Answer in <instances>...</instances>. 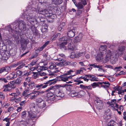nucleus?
I'll return each mask as SVG.
<instances>
[{"mask_svg": "<svg viewBox=\"0 0 126 126\" xmlns=\"http://www.w3.org/2000/svg\"><path fill=\"white\" fill-rule=\"evenodd\" d=\"M117 53H112L109 50H108L105 57L103 58V54L102 52L98 54L96 58L97 61L100 62L101 60L104 63L108 62L110 60V62L112 64H115L118 60L116 57Z\"/></svg>", "mask_w": 126, "mask_h": 126, "instance_id": "f257e3e1", "label": "nucleus"}, {"mask_svg": "<svg viewBox=\"0 0 126 126\" xmlns=\"http://www.w3.org/2000/svg\"><path fill=\"white\" fill-rule=\"evenodd\" d=\"M56 81L54 79L49 80L47 81L46 83H44L42 84H39L36 85V88L38 90H41L42 89L46 88L48 86H50L52 84L55 83Z\"/></svg>", "mask_w": 126, "mask_h": 126, "instance_id": "f03ea898", "label": "nucleus"}, {"mask_svg": "<svg viewBox=\"0 0 126 126\" xmlns=\"http://www.w3.org/2000/svg\"><path fill=\"white\" fill-rule=\"evenodd\" d=\"M68 31L67 33L68 36L70 38L74 37L75 35L76 31V28L73 27H71L70 28H68Z\"/></svg>", "mask_w": 126, "mask_h": 126, "instance_id": "7ed1b4c3", "label": "nucleus"}, {"mask_svg": "<svg viewBox=\"0 0 126 126\" xmlns=\"http://www.w3.org/2000/svg\"><path fill=\"white\" fill-rule=\"evenodd\" d=\"M95 106L96 108L98 110L101 109L103 106L102 101L99 100L97 99L95 101Z\"/></svg>", "mask_w": 126, "mask_h": 126, "instance_id": "20e7f679", "label": "nucleus"}, {"mask_svg": "<svg viewBox=\"0 0 126 126\" xmlns=\"http://www.w3.org/2000/svg\"><path fill=\"white\" fill-rule=\"evenodd\" d=\"M83 34L80 33L77 36L75 37L74 39L73 42L74 43H76L80 42L83 39Z\"/></svg>", "mask_w": 126, "mask_h": 126, "instance_id": "39448f33", "label": "nucleus"}, {"mask_svg": "<svg viewBox=\"0 0 126 126\" xmlns=\"http://www.w3.org/2000/svg\"><path fill=\"white\" fill-rule=\"evenodd\" d=\"M88 66H93L94 68H99L98 71H103V72H105V70L102 68L103 66L99 65H97L96 63H94L93 64H89L88 65Z\"/></svg>", "mask_w": 126, "mask_h": 126, "instance_id": "423d86ee", "label": "nucleus"}, {"mask_svg": "<svg viewBox=\"0 0 126 126\" xmlns=\"http://www.w3.org/2000/svg\"><path fill=\"white\" fill-rule=\"evenodd\" d=\"M22 79L21 78H17L16 80L11 82L12 84L14 85V88H15L17 85H19L21 83Z\"/></svg>", "mask_w": 126, "mask_h": 126, "instance_id": "0eeeda50", "label": "nucleus"}, {"mask_svg": "<svg viewBox=\"0 0 126 126\" xmlns=\"http://www.w3.org/2000/svg\"><path fill=\"white\" fill-rule=\"evenodd\" d=\"M47 17V20L50 23L52 22L54 20V19L56 18L57 16L55 14H52L50 13V15H48Z\"/></svg>", "mask_w": 126, "mask_h": 126, "instance_id": "6e6552de", "label": "nucleus"}, {"mask_svg": "<svg viewBox=\"0 0 126 126\" xmlns=\"http://www.w3.org/2000/svg\"><path fill=\"white\" fill-rule=\"evenodd\" d=\"M14 85L12 84L11 82H9L7 85H5L3 86L4 89L3 90L4 92H7L9 91L10 89V88L14 89Z\"/></svg>", "mask_w": 126, "mask_h": 126, "instance_id": "1a4fd4ad", "label": "nucleus"}, {"mask_svg": "<svg viewBox=\"0 0 126 126\" xmlns=\"http://www.w3.org/2000/svg\"><path fill=\"white\" fill-rule=\"evenodd\" d=\"M125 47L124 46H121L120 47L118 48L119 51L117 53L112 52V53H117L116 55V57H117V55L118 54L119 56H121L123 54V52L125 50Z\"/></svg>", "mask_w": 126, "mask_h": 126, "instance_id": "9d476101", "label": "nucleus"}, {"mask_svg": "<svg viewBox=\"0 0 126 126\" xmlns=\"http://www.w3.org/2000/svg\"><path fill=\"white\" fill-rule=\"evenodd\" d=\"M28 116L31 119H30V121H32V120L37 118V115L36 113H33L32 111H28Z\"/></svg>", "mask_w": 126, "mask_h": 126, "instance_id": "9b49d317", "label": "nucleus"}, {"mask_svg": "<svg viewBox=\"0 0 126 126\" xmlns=\"http://www.w3.org/2000/svg\"><path fill=\"white\" fill-rule=\"evenodd\" d=\"M25 64L23 63L22 62L19 61L17 62L14 66L15 67H16L18 65H19L16 69V70H17V69H20L22 68L24 66L27 67V66H25Z\"/></svg>", "mask_w": 126, "mask_h": 126, "instance_id": "f8f14e48", "label": "nucleus"}, {"mask_svg": "<svg viewBox=\"0 0 126 126\" xmlns=\"http://www.w3.org/2000/svg\"><path fill=\"white\" fill-rule=\"evenodd\" d=\"M38 13L45 16L46 17L48 16V15H50V13L46 9L39 10H38Z\"/></svg>", "mask_w": 126, "mask_h": 126, "instance_id": "ddd939ff", "label": "nucleus"}, {"mask_svg": "<svg viewBox=\"0 0 126 126\" xmlns=\"http://www.w3.org/2000/svg\"><path fill=\"white\" fill-rule=\"evenodd\" d=\"M65 74L61 75L59 78L61 79L60 80L63 81H65L68 80L69 79H71L72 76H67Z\"/></svg>", "mask_w": 126, "mask_h": 126, "instance_id": "4468645a", "label": "nucleus"}, {"mask_svg": "<svg viewBox=\"0 0 126 126\" xmlns=\"http://www.w3.org/2000/svg\"><path fill=\"white\" fill-rule=\"evenodd\" d=\"M18 24V27L19 29L23 31L25 30L26 25L23 21H20Z\"/></svg>", "mask_w": 126, "mask_h": 126, "instance_id": "2eb2a0df", "label": "nucleus"}, {"mask_svg": "<svg viewBox=\"0 0 126 126\" xmlns=\"http://www.w3.org/2000/svg\"><path fill=\"white\" fill-rule=\"evenodd\" d=\"M56 95L58 97H62L64 95V94L62 91L59 90H56L55 92Z\"/></svg>", "mask_w": 126, "mask_h": 126, "instance_id": "dca6fc26", "label": "nucleus"}, {"mask_svg": "<svg viewBox=\"0 0 126 126\" xmlns=\"http://www.w3.org/2000/svg\"><path fill=\"white\" fill-rule=\"evenodd\" d=\"M17 77V75L15 74L14 72H13L11 73L7 76L6 78L8 80H12Z\"/></svg>", "mask_w": 126, "mask_h": 126, "instance_id": "f3484780", "label": "nucleus"}, {"mask_svg": "<svg viewBox=\"0 0 126 126\" xmlns=\"http://www.w3.org/2000/svg\"><path fill=\"white\" fill-rule=\"evenodd\" d=\"M47 97L49 98L51 100H53L55 99V96L54 93L51 91L49 92L47 94Z\"/></svg>", "mask_w": 126, "mask_h": 126, "instance_id": "a211bd4d", "label": "nucleus"}, {"mask_svg": "<svg viewBox=\"0 0 126 126\" xmlns=\"http://www.w3.org/2000/svg\"><path fill=\"white\" fill-rule=\"evenodd\" d=\"M27 18L28 21L31 23L32 24L35 21H37V20L33 17H32L30 15H27Z\"/></svg>", "mask_w": 126, "mask_h": 126, "instance_id": "6ab92c4d", "label": "nucleus"}, {"mask_svg": "<svg viewBox=\"0 0 126 126\" xmlns=\"http://www.w3.org/2000/svg\"><path fill=\"white\" fill-rule=\"evenodd\" d=\"M113 88L114 90H116L118 91V93L119 94H123V90H121L122 89L121 87L117 86L116 87H113Z\"/></svg>", "mask_w": 126, "mask_h": 126, "instance_id": "aec40b11", "label": "nucleus"}, {"mask_svg": "<svg viewBox=\"0 0 126 126\" xmlns=\"http://www.w3.org/2000/svg\"><path fill=\"white\" fill-rule=\"evenodd\" d=\"M67 42H64L59 44V47L60 49L62 50H65L66 49V47L65 46L67 43Z\"/></svg>", "mask_w": 126, "mask_h": 126, "instance_id": "412c9836", "label": "nucleus"}, {"mask_svg": "<svg viewBox=\"0 0 126 126\" xmlns=\"http://www.w3.org/2000/svg\"><path fill=\"white\" fill-rule=\"evenodd\" d=\"M10 70V67L8 66L3 67L0 68V73L6 72H7L9 71Z\"/></svg>", "mask_w": 126, "mask_h": 126, "instance_id": "4be33fe9", "label": "nucleus"}, {"mask_svg": "<svg viewBox=\"0 0 126 126\" xmlns=\"http://www.w3.org/2000/svg\"><path fill=\"white\" fill-rule=\"evenodd\" d=\"M84 92L83 91H80L79 93L77 92L74 91H72L71 93V95L72 97H74L78 95L79 94H80L81 93H84Z\"/></svg>", "mask_w": 126, "mask_h": 126, "instance_id": "5701e85b", "label": "nucleus"}, {"mask_svg": "<svg viewBox=\"0 0 126 126\" xmlns=\"http://www.w3.org/2000/svg\"><path fill=\"white\" fill-rule=\"evenodd\" d=\"M37 70L38 72H40L44 70H46L48 69V67L46 66H38L37 67Z\"/></svg>", "mask_w": 126, "mask_h": 126, "instance_id": "b1692460", "label": "nucleus"}, {"mask_svg": "<svg viewBox=\"0 0 126 126\" xmlns=\"http://www.w3.org/2000/svg\"><path fill=\"white\" fill-rule=\"evenodd\" d=\"M63 2V0H52V3L55 5H60Z\"/></svg>", "mask_w": 126, "mask_h": 126, "instance_id": "393cba45", "label": "nucleus"}, {"mask_svg": "<svg viewBox=\"0 0 126 126\" xmlns=\"http://www.w3.org/2000/svg\"><path fill=\"white\" fill-rule=\"evenodd\" d=\"M29 122H27L24 120H21V121H19L18 126H26L27 124H29Z\"/></svg>", "mask_w": 126, "mask_h": 126, "instance_id": "a878e982", "label": "nucleus"}, {"mask_svg": "<svg viewBox=\"0 0 126 126\" xmlns=\"http://www.w3.org/2000/svg\"><path fill=\"white\" fill-rule=\"evenodd\" d=\"M101 82V86L105 88H108L110 85L109 82L107 81Z\"/></svg>", "mask_w": 126, "mask_h": 126, "instance_id": "bb28decb", "label": "nucleus"}, {"mask_svg": "<svg viewBox=\"0 0 126 126\" xmlns=\"http://www.w3.org/2000/svg\"><path fill=\"white\" fill-rule=\"evenodd\" d=\"M72 40L71 39H69V41L68 42V43H69V44L68 45V48L70 49L73 50L74 49V48L73 46L72 45Z\"/></svg>", "mask_w": 126, "mask_h": 126, "instance_id": "cd10ccee", "label": "nucleus"}, {"mask_svg": "<svg viewBox=\"0 0 126 126\" xmlns=\"http://www.w3.org/2000/svg\"><path fill=\"white\" fill-rule=\"evenodd\" d=\"M106 48L107 46H101L99 48V50L100 53H101V52H102V53H105L106 52Z\"/></svg>", "mask_w": 126, "mask_h": 126, "instance_id": "c85d7f7f", "label": "nucleus"}, {"mask_svg": "<svg viewBox=\"0 0 126 126\" xmlns=\"http://www.w3.org/2000/svg\"><path fill=\"white\" fill-rule=\"evenodd\" d=\"M57 57L58 59H57V60L60 61H62L63 58L65 57V55L62 53L59 54L57 55Z\"/></svg>", "mask_w": 126, "mask_h": 126, "instance_id": "c756f323", "label": "nucleus"}, {"mask_svg": "<svg viewBox=\"0 0 126 126\" xmlns=\"http://www.w3.org/2000/svg\"><path fill=\"white\" fill-rule=\"evenodd\" d=\"M29 42V41L28 39L22 40L21 41V46L22 47V46L24 45L25 46H27V44H28Z\"/></svg>", "mask_w": 126, "mask_h": 126, "instance_id": "7c9ffc66", "label": "nucleus"}, {"mask_svg": "<svg viewBox=\"0 0 126 126\" xmlns=\"http://www.w3.org/2000/svg\"><path fill=\"white\" fill-rule=\"evenodd\" d=\"M116 100L115 99L111 100L110 102H108V104L112 107H114V105L116 103Z\"/></svg>", "mask_w": 126, "mask_h": 126, "instance_id": "2f4dec72", "label": "nucleus"}, {"mask_svg": "<svg viewBox=\"0 0 126 126\" xmlns=\"http://www.w3.org/2000/svg\"><path fill=\"white\" fill-rule=\"evenodd\" d=\"M30 89H32L33 88H36V85L35 83L33 82H31L28 84Z\"/></svg>", "mask_w": 126, "mask_h": 126, "instance_id": "473e14b6", "label": "nucleus"}, {"mask_svg": "<svg viewBox=\"0 0 126 126\" xmlns=\"http://www.w3.org/2000/svg\"><path fill=\"white\" fill-rule=\"evenodd\" d=\"M61 34L58 33L55 34L52 36L51 38V40H55L57 38H58L60 37Z\"/></svg>", "mask_w": 126, "mask_h": 126, "instance_id": "72a5a7b5", "label": "nucleus"}, {"mask_svg": "<svg viewBox=\"0 0 126 126\" xmlns=\"http://www.w3.org/2000/svg\"><path fill=\"white\" fill-rule=\"evenodd\" d=\"M38 107L41 108L43 109L46 106V102L43 101L41 103L38 105Z\"/></svg>", "mask_w": 126, "mask_h": 126, "instance_id": "f704fd0d", "label": "nucleus"}, {"mask_svg": "<svg viewBox=\"0 0 126 126\" xmlns=\"http://www.w3.org/2000/svg\"><path fill=\"white\" fill-rule=\"evenodd\" d=\"M40 93L38 91H35L34 92H32V93L28 94V96H29V95H31L32 94H35L36 96V97H37V96L40 95Z\"/></svg>", "mask_w": 126, "mask_h": 126, "instance_id": "c9c22d12", "label": "nucleus"}, {"mask_svg": "<svg viewBox=\"0 0 126 126\" xmlns=\"http://www.w3.org/2000/svg\"><path fill=\"white\" fill-rule=\"evenodd\" d=\"M65 24L64 22H62L61 23L58 27V30L59 31H61L63 29V27L64 26Z\"/></svg>", "mask_w": 126, "mask_h": 126, "instance_id": "e433bc0d", "label": "nucleus"}, {"mask_svg": "<svg viewBox=\"0 0 126 126\" xmlns=\"http://www.w3.org/2000/svg\"><path fill=\"white\" fill-rule=\"evenodd\" d=\"M47 26H43L42 27V29H41V30L42 33L44 34L46 33V32H47Z\"/></svg>", "mask_w": 126, "mask_h": 126, "instance_id": "4c0bfd02", "label": "nucleus"}, {"mask_svg": "<svg viewBox=\"0 0 126 126\" xmlns=\"http://www.w3.org/2000/svg\"><path fill=\"white\" fill-rule=\"evenodd\" d=\"M101 83L100 82H94L91 84V86L93 88H94L98 86L99 85L101 84Z\"/></svg>", "mask_w": 126, "mask_h": 126, "instance_id": "58836bf2", "label": "nucleus"}, {"mask_svg": "<svg viewBox=\"0 0 126 126\" xmlns=\"http://www.w3.org/2000/svg\"><path fill=\"white\" fill-rule=\"evenodd\" d=\"M32 73L31 71H28L27 70H25L23 72V75L22 76H28L29 75L31 74Z\"/></svg>", "mask_w": 126, "mask_h": 126, "instance_id": "ea45409f", "label": "nucleus"}, {"mask_svg": "<svg viewBox=\"0 0 126 126\" xmlns=\"http://www.w3.org/2000/svg\"><path fill=\"white\" fill-rule=\"evenodd\" d=\"M40 111V108L38 107V106H36L34 108V110H32V111H33V112H34L35 113H38Z\"/></svg>", "mask_w": 126, "mask_h": 126, "instance_id": "a19ab883", "label": "nucleus"}, {"mask_svg": "<svg viewBox=\"0 0 126 126\" xmlns=\"http://www.w3.org/2000/svg\"><path fill=\"white\" fill-rule=\"evenodd\" d=\"M85 6H84L83 4L80 2H79L77 5L76 6L79 9H81L83 8Z\"/></svg>", "mask_w": 126, "mask_h": 126, "instance_id": "79ce46f5", "label": "nucleus"}, {"mask_svg": "<svg viewBox=\"0 0 126 126\" xmlns=\"http://www.w3.org/2000/svg\"><path fill=\"white\" fill-rule=\"evenodd\" d=\"M116 124V122L113 120H111L108 124V125H109L112 126H114Z\"/></svg>", "mask_w": 126, "mask_h": 126, "instance_id": "37998d69", "label": "nucleus"}, {"mask_svg": "<svg viewBox=\"0 0 126 126\" xmlns=\"http://www.w3.org/2000/svg\"><path fill=\"white\" fill-rule=\"evenodd\" d=\"M44 100L41 97L37 98L36 99V102L38 103V105L42 102Z\"/></svg>", "mask_w": 126, "mask_h": 126, "instance_id": "c03bdc74", "label": "nucleus"}, {"mask_svg": "<svg viewBox=\"0 0 126 126\" xmlns=\"http://www.w3.org/2000/svg\"><path fill=\"white\" fill-rule=\"evenodd\" d=\"M69 39H70V38H67L66 36H64L62 38H60L59 39V40L60 41H66V42H67V43H68V42L69 41Z\"/></svg>", "mask_w": 126, "mask_h": 126, "instance_id": "a18cd8bd", "label": "nucleus"}, {"mask_svg": "<svg viewBox=\"0 0 126 126\" xmlns=\"http://www.w3.org/2000/svg\"><path fill=\"white\" fill-rule=\"evenodd\" d=\"M35 105L34 103H32L30 104V111H31L32 110H34V108L35 106Z\"/></svg>", "mask_w": 126, "mask_h": 126, "instance_id": "49530a36", "label": "nucleus"}, {"mask_svg": "<svg viewBox=\"0 0 126 126\" xmlns=\"http://www.w3.org/2000/svg\"><path fill=\"white\" fill-rule=\"evenodd\" d=\"M32 73H33V76L34 79H36L37 77H39V74L37 72H32Z\"/></svg>", "mask_w": 126, "mask_h": 126, "instance_id": "de8ad7c7", "label": "nucleus"}, {"mask_svg": "<svg viewBox=\"0 0 126 126\" xmlns=\"http://www.w3.org/2000/svg\"><path fill=\"white\" fill-rule=\"evenodd\" d=\"M30 90L29 89L26 90L25 91H23V92L22 95L23 96H26L27 95L28 93L30 92Z\"/></svg>", "mask_w": 126, "mask_h": 126, "instance_id": "09e8293b", "label": "nucleus"}, {"mask_svg": "<svg viewBox=\"0 0 126 126\" xmlns=\"http://www.w3.org/2000/svg\"><path fill=\"white\" fill-rule=\"evenodd\" d=\"M18 24L16 22H14L12 24V26H13V30H15L18 28V26H17Z\"/></svg>", "mask_w": 126, "mask_h": 126, "instance_id": "8fccbe9b", "label": "nucleus"}, {"mask_svg": "<svg viewBox=\"0 0 126 126\" xmlns=\"http://www.w3.org/2000/svg\"><path fill=\"white\" fill-rule=\"evenodd\" d=\"M77 54H75L74 52H71L70 57L71 58H75L77 57Z\"/></svg>", "mask_w": 126, "mask_h": 126, "instance_id": "3c124183", "label": "nucleus"}, {"mask_svg": "<svg viewBox=\"0 0 126 126\" xmlns=\"http://www.w3.org/2000/svg\"><path fill=\"white\" fill-rule=\"evenodd\" d=\"M85 54V52H80L78 54H77V56H76V57H78L81 56H84Z\"/></svg>", "mask_w": 126, "mask_h": 126, "instance_id": "603ef678", "label": "nucleus"}, {"mask_svg": "<svg viewBox=\"0 0 126 126\" xmlns=\"http://www.w3.org/2000/svg\"><path fill=\"white\" fill-rule=\"evenodd\" d=\"M16 74L19 76L22 77L23 76V72L21 71L18 70H17L16 72Z\"/></svg>", "mask_w": 126, "mask_h": 126, "instance_id": "864d4df0", "label": "nucleus"}, {"mask_svg": "<svg viewBox=\"0 0 126 126\" xmlns=\"http://www.w3.org/2000/svg\"><path fill=\"white\" fill-rule=\"evenodd\" d=\"M34 35H37L38 33V32L37 30L34 28L33 30H32Z\"/></svg>", "mask_w": 126, "mask_h": 126, "instance_id": "5fc2aeb1", "label": "nucleus"}, {"mask_svg": "<svg viewBox=\"0 0 126 126\" xmlns=\"http://www.w3.org/2000/svg\"><path fill=\"white\" fill-rule=\"evenodd\" d=\"M49 68L51 70L53 69H56L57 68L55 64L50 65L49 66Z\"/></svg>", "mask_w": 126, "mask_h": 126, "instance_id": "6e6d98bb", "label": "nucleus"}, {"mask_svg": "<svg viewBox=\"0 0 126 126\" xmlns=\"http://www.w3.org/2000/svg\"><path fill=\"white\" fill-rule=\"evenodd\" d=\"M13 100H14L15 102L17 103L21 100V97H19L17 98L14 99Z\"/></svg>", "mask_w": 126, "mask_h": 126, "instance_id": "4d7b16f0", "label": "nucleus"}, {"mask_svg": "<svg viewBox=\"0 0 126 126\" xmlns=\"http://www.w3.org/2000/svg\"><path fill=\"white\" fill-rule=\"evenodd\" d=\"M104 118L105 120H107L110 118V116L109 115L105 114L104 116Z\"/></svg>", "mask_w": 126, "mask_h": 126, "instance_id": "13d9d810", "label": "nucleus"}, {"mask_svg": "<svg viewBox=\"0 0 126 126\" xmlns=\"http://www.w3.org/2000/svg\"><path fill=\"white\" fill-rule=\"evenodd\" d=\"M10 118H8L7 117H6L4 118L3 120V121H5L7 123H9V124H10Z\"/></svg>", "mask_w": 126, "mask_h": 126, "instance_id": "bf43d9fd", "label": "nucleus"}, {"mask_svg": "<svg viewBox=\"0 0 126 126\" xmlns=\"http://www.w3.org/2000/svg\"><path fill=\"white\" fill-rule=\"evenodd\" d=\"M92 77H91V78H92V79H90V80H91V81H96L97 80L96 79L97 78H96V77L95 76L93 75H92Z\"/></svg>", "mask_w": 126, "mask_h": 126, "instance_id": "052dcab7", "label": "nucleus"}, {"mask_svg": "<svg viewBox=\"0 0 126 126\" xmlns=\"http://www.w3.org/2000/svg\"><path fill=\"white\" fill-rule=\"evenodd\" d=\"M26 115V113L25 111H23L21 113V116L22 118L25 117Z\"/></svg>", "mask_w": 126, "mask_h": 126, "instance_id": "680f3d73", "label": "nucleus"}, {"mask_svg": "<svg viewBox=\"0 0 126 126\" xmlns=\"http://www.w3.org/2000/svg\"><path fill=\"white\" fill-rule=\"evenodd\" d=\"M80 2L84 6L85 5L87 4L86 0H81Z\"/></svg>", "mask_w": 126, "mask_h": 126, "instance_id": "e2e57ef3", "label": "nucleus"}, {"mask_svg": "<svg viewBox=\"0 0 126 126\" xmlns=\"http://www.w3.org/2000/svg\"><path fill=\"white\" fill-rule=\"evenodd\" d=\"M33 95H32V94L31 95H29V96L30 95V98L31 99H35L36 98V96L35 95V94H33Z\"/></svg>", "mask_w": 126, "mask_h": 126, "instance_id": "0e129e2a", "label": "nucleus"}, {"mask_svg": "<svg viewBox=\"0 0 126 126\" xmlns=\"http://www.w3.org/2000/svg\"><path fill=\"white\" fill-rule=\"evenodd\" d=\"M83 72V70L81 69H80L77 70L76 73V74H80L81 73H82Z\"/></svg>", "mask_w": 126, "mask_h": 126, "instance_id": "69168bd1", "label": "nucleus"}, {"mask_svg": "<svg viewBox=\"0 0 126 126\" xmlns=\"http://www.w3.org/2000/svg\"><path fill=\"white\" fill-rule=\"evenodd\" d=\"M122 67L121 66H120L119 67H116L114 68V69H113L114 70H117L116 71H120V69H121Z\"/></svg>", "mask_w": 126, "mask_h": 126, "instance_id": "338daca9", "label": "nucleus"}, {"mask_svg": "<svg viewBox=\"0 0 126 126\" xmlns=\"http://www.w3.org/2000/svg\"><path fill=\"white\" fill-rule=\"evenodd\" d=\"M13 110V108L12 107H10L8 109V111L11 112Z\"/></svg>", "mask_w": 126, "mask_h": 126, "instance_id": "774afa93", "label": "nucleus"}]
</instances>
